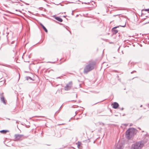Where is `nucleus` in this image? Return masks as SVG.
<instances>
[{
	"label": "nucleus",
	"instance_id": "nucleus-1",
	"mask_svg": "<svg viewBox=\"0 0 149 149\" xmlns=\"http://www.w3.org/2000/svg\"><path fill=\"white\" fill-rule=\"evenodd\" d=\"M96 65V63L94 61H90L89 63L86 65L85 67L84 72V74H87L88 72L93 70Z\"/></svg>",
	"mask_w": 149,
	"mask_h": 149
},
{
	"label": "nucleus",
	"instance_id": "nucleus-2",
	"mask_svg": "<svg viewBox=\"0 0 149 149\" xmlns=\"http://www.w3.org/2000/svg\"><path fill=\"white\" fill-rule=\"evenodd\" d=\"M135 134V130L132 128H130L127 131L125 134L126 137L130 139Z\"/></svg>",
	"mask_w": 149,
	"mask_h": 149
},
{
	"label": "nucleus",
	"instance_id": "nucleus-3",
	"mask_svg": "<svg viewBox=\"0 0 149 149\" xmlns=\"http://www.w3.org/2000/svg\"><path fill=\"white\" fill-rule=\"evenodd\" d=\"M144 146L142 141H139L133 144L131 149H140Z\"/></svg>",
	"mask_w": 149,
	"mask_h": 149
},
{
	"label": "nucleus",
	"instance_id": "nucleus-4",
	"mask_svg": "<svg viewBox=\"0 0 149 149\" xmlns=\"http://www.w3.org/2000/svg\"><path fill=\"white\" fill-rule=\"evenodd\" d=\"M22 136L21 135L16 134L15 135V140H20Z\"/></svg>",
	"mask_w": 149,
	"mask_h": 149
},
{
	"label": "nucleus",
	"instance_id": "nucleus-5",
	"mask_svg": "<svg viewBox=\"0 0 149 149\" xmlns=\"http://www.w3.org/2000/svg\"><path fill=\"white\" fill-rule=\"evenodd\" d=\"M111 105L112 106L113 108L115 109H117L119 106L118 104L116 102H115L112 103Z\"/></svg>",
	"mask_w": 149,
	"mask_h": 149
},
{
	"label": "nucleus",
	"instance_id": "nucleus-6",
	"mask_svg": "<svg viewBox=\"0 0 149 149\" xmlns=\"http://www.w3.org/2000/svg\"><path fill=\"white\" fill-rule=\"evenodd\" d=\"M72 86V83H70L67 84L66 86L65 87V89L66 90H68Z\"/></svg>",
	"mask_w": 149,
	"mask_h": 149
},
{
	"label": "nucleus",
	"instance_id": "nucleus-7",
	"mask_svg": "<svg viewBox=\"0 0 149 149\" xmlns=\"http://www.w3.org/2000/svg\"><path fill=\"white\" fill-rule=\"evenodd\" d=\"M118 27V26L116 27H115L112 29V31L113 32V33L114 34H116V33H118V31L116 29V28Z\"/></svg>",
	"mask_w": 149,
	"mask_h": 149
},
{
	"label": "nucleus",
	"instance_id": "nucleus-8",
	"mask_svg": "<svg viewBox=\"0 0 149 149\" xmlns=\"http://www.w3.org/2000/svg\"><path fill=\"white\" fill-rule=\"evenodd\" d=\"M55 19L59 21L60 22H61L63 21L62 19L59 17H55Z\"/></svg>",
	"mask_w": 149,
	"mask_h": 149
},
{
	"label": "nucleus",
	"instance_id": "nucleus-9",
	"mask_svg": "<svg viewBox=\"0 0 149 149\" xmlns=\"http://www.w3.org/2000/svg\"><path fill=\"white\" fill-rule=\"evenodd\" d=\"M76 144L77 145L78 148H80V146L81 145V143L80 142H78L77 143H76Z\"/></svg>",
	"mask_w": 149,
	"mask_h": 149
},
{
	"label": "nucleus",
	"instance_id": "nucleus-10",
	"mask_svg": "<svg viewBox=\"0 0 149 149\" xmlns=\"http://www.w3.org/2000/svg\"><path fill=\"white\" fill-rule=\"evenodd\" d=\"M9 131L6 130H2L0 131V132L2 133L5 134L7 132H8Z\"/></svg>",
	"mask_w": 149,
	"mask_h": 149
},
{
	"label": "nucleus",
	"instance_id": "nucleus-11",
	"mask_svg": "<svg viewBox=\"0 0 149 149\" xmlns=\"http://www.w3.org/2000/svg\"><path fill=\"white\" fill-rule=\"evenodd\" d=\"M41 25L42 26V27L43 28V29L45 30V31L46 33H47L48 31L47 29L45 28V27L42 24H41Z\"/></svg>",
	"mask_w": 149,
	"mask_h": 149
},
{
	"label": "nucleus",
	"instance_id": "nucleus-12",
	"mask_svg": "<svg viewBox=\"0 0 149 149\" xmlns=\"http://www.w3.org/2000/svg\"><path fill=\"white\" fill-rule=\"evenodd\" d=\"M1 100L3 102V103L5 104H6V102H5V100L4 99V98L3 97H2L1 98Z\"/></svg>",
	"mask_w": 149,
	"mask_h": 149
},
{
	"label": "nucleus",
	"instance_id": "nucleus-13",
	"mask_svg": "<svg viewBox=\"0 0 149 149\" xmlns=\"http://www.w3.org/2000/svg\"><path fill=\"white\" fill-rule=\"evenodd\" d=\"M144 10L146 11H149V9H145L144 10Z\"/></svg>",
	"mask_w": 149,
	"mask_h": 149
}]
</instances>
